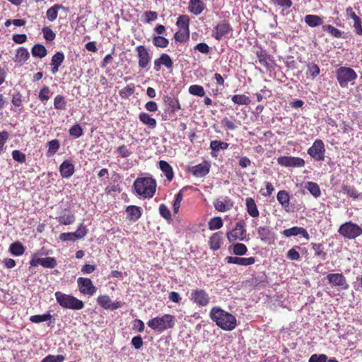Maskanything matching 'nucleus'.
<instances>
[{
	"mask_svg": "<svg viewBox=\"0 0 362 362\" xmlns=\"http://www.w3.org/2000/svg\"><path fill=\"white\" fill-rule=\"evenodd\" d=\"M52 315L50 313H45L42 315H32L30 317V322L33 323H40L42 322L49 321L48 326L52 325L54 324V321H52Z\"/></svg>",
	"mask_w": 362,
	"mask_h": 362,
	"instance_id": "c85d7f7f",
	"label": "nucleus"
},
{
	"mask_svg": "<svg viewBox=\"0 0 362 362\" xmlns=\"http://www.w3.org/2000/svg\"><path fill=\"white\" fill-rule=\"evenodd\" d=\"M56 219L60 224L67 226L73 224L76 221V217L69 209H64L56 217Z\"/></svg>",
	"mask_w": 362,
	"mask_h": 362,
	"instance_id": "dca6fc26",
	"label": "nucleus"
},
{
	"mask_svg": "<svg viewBox=\"0 0 362 362\" xmlns=\"http://www.w3.org/2000/svg\"><path fill=\"white\" fill-rule=\"evenodd\" d=\"M210 165L207 162L192 166L189 168V171L194 176L202 177L207 175L209 172Z\"/></svg>",
	"mask_w": 362,
	"mask_h": 362,
	"instance_id": "6ab92c4d",
	"label": "nucleus"
},
{
	"mask_svg": "<svg viewBox=\"0 0 362 362\" xmlns=\"http://www.w3.org/2000/svg\"><path fill=\"white\" fill-rule=\"evenodd\" d=\"M158 59H159L161 65H164L168 69H170L173 67V62L168 54H162L160 57Z\"/></svg>",
	"mask_w": 362,
	"mask_h": 362,
	"instance_id": "5fc2aeb1",
	"label": "nucleus"
},
{
	"mask_svg": "<svg viewBox=\"0 0 362 362\" xmlns=\"http://www.w3.org/2000/svg\"><path fill=\"white\" fill-rule=\"evenodd\" d=\"M245 223L244 221H240L236 223L235 228L227 233V238L229 242L245 240L247 232L245 229Z\"/></svg>",
	"mask_w": 362,
	"mask_h": 362,
	"instance_id": "1a4fd4ad",
	"label": "nucleus"
},
{
	"mask_svg": "<svg viewBox=\"0 0 362 362\" xmlns=\"http://www.w3.org/2000/svg\"><path fill=\"white\" fill-rule=\"evenodd\" d=\"M64 54L62 52H57L52 57L50 65L52 66L51 71L55 74L59 71V67L62 65L64 60Z\"/></svg>",
	"mask_w": 362,
	"mask_h": 362,
	"instance_id": "412c9836",
	"label": "nucleus"
},
{
	"mask_svg": "<svg viewBox=\"0 0 362 362\" xmlns=\"http://www.w3.org/2000/svg\"><path fill=\"white\" fill-rule=\"evenodd\" d=\"M140 121L151 129L156 127V120L146 112H141L139 115Z\"/></svg>",
	"mask_w": 362,
	"mask_h": 362,
	"instance_id": "7c9ffc66",
	"label": "nucleus"
},
{
	"mask_svg": "<svg viewBox=\"0 0 362 362\" xmlns=\"http://www.w3.org/2000/svg\"><path fill=\"white\" fill-rule=\"evenodd\" d=\"M136 192L144 198L153 197L156 189V182L152 177H138L134 182Z\"/></svg>",
	"mask_w": 362,
	"mask_h": 362,
	"instance_id": "f03ea898",
	"label": "nucleus"
},
{
	"mask_svg": "<svg viewBox=\"0 0 362 362\" xmlns=\"http://www.w3.org/2000/svg\"><path fill=\"white\" fill-rule=\"evenodd\" d=\"M69 132V134L75 138H79L83 134V129L78 124H76L74 126H72Z\"/></svg>",
	"mask_w": 362,
	"mask_h": 362,
	"instance_id": "6e6d98bb",
	"label": "nucleus"
},
{
	"mask_svg": "<svg viewBox=\"0 0 362 362\" xmlns=\"http://www.w3.org/2000/svg\"><path fill=\"white\" fill-rule=\"evenodd\" d=\"M205 6L202 0H189V11L196 16L199 15L204 9Z\"/></svg>",
	"mask_w": 362,
	"mask_h": 362,
	"instance_id": "b1692460",
	"label": "nucleus"
},
{
	"mask_svg": "<svg viewBox=\"0 0 362 362\" xmlns=\"http://www.w3.org/2000/svg\"><path fill=\"white\" fill-rule=\"evenodd\" d=\"M247 247L243 243H235L233 247V252L235 255L242 256L247 253Z\"/></svg>",
	"mask_w": 362,
	"mask_h": 362,
	"instance_id": "de8ad7c7",
	"label": "nucleus"
},
{
	"mask_svg": "<svg viewBox=\"0 0 362 362\" xmlns=\"http://www.w3.org/2000/svg\"><path fill=\"white\" fill-rule=\"evenodd\" d=\"M339 233L344 238L354 239L362 234V228L351 221L343 223L338 230Z\"/></svg>",
	"mask_w": 362,
	"mask_h": 362,
	"instance_id": "423d86ee",
	"label": "nucleus"
},
{
	"mask_svg": "<svg viewBox=\"0 0 362 362\" xmlns=\"http://www.w3.org/2000/svg\"><path fill=\"white\" fill-rule=\"evenodd\" d=\"M223 221L221 217H214L211 218L208 223L209 229L210 230H218L223 227Z\"/></svg>",
	"mask_w": 362,
	"mask_h": 362,
	"instance_id": "a19ab883",
	"label": "nucleus"
},
{
	"mask_svg": "<svg viewBox=\"0 0 362 362\" xmlns=\"http://www.w3.org/2000/svg\"><path fill=\"white\" fill-rule=\"evenodd\" d=\"M9 251L13 255L21 256L24 253L25 247L22 243L16 242L10 245Z\"/></svg>",
	"mask_w": 362,
	"mask_h": 362,
	"instance_id": "ea45409f",
	"label": "nucleus"
},
{
	"mask_svg": "<svg viewBox=\"0 0 362 362\" xmlns=\"http://www.w3.org/2000/svg\"><path fill=\"white\" fill-rule=\"evenodd\" d=\"M43 36L47 41L52 42L54 40L56 35L49 27H44L42 30Z\"/></svg>",
	"mask_w": 362,
	"mask_h": 362,
	"instance_id": "4d7b16f0",
	"label": "nucleus"
},
{
	"mask_svg": "<svg viewBox=\"0 0 362 362\" xmlns=\"http://www.w3.org/2000/svg\"><path fill=\"white\" fill-rule=\"evenodd\" d=\"M210 248L212 250H217L221 245V238L218 233H215L209 239Z\"/></svg>",
	"mask_w": 362,
	"mask_h": 362,
	"instance_id": "58836bf2",
	"label": "nucleus"
},
{
	"mask_svg": "<svg viewBox=\"0 0 362 362\" xmlns=\"http://www.w3.org/2000/svg\"><path fill=\"white\" fill-rule=\"evenodd\" d=\"M320 74V68L315 63H310L308 65L307 75H309L312 79H314Z\"/></svg>",
	"mask_w": 362,
	"mask_h": 362,
	"instance_id": "603ef678",
	"label": "nucleus"
},
{
	"mask_svg": "<svg viewBox=\"0 0 362 362\" xmlns=\"http://www.w3.org/2000/svg\"><path fill=\"white\" fill-rule=\"evenodd\" d=\"M246 209L249 215L253 218L258 217L259 210L255 200L251 197H247L245 200Z\"/></svg>",
	"mask_w": 362,
	"mask_h": 362,
	"instance_id": "a878e982",
	"label": "nucleus"
},
{
	"mask_svg": "<svg viewBox=\"0 0 362 362\" xmlns=\"http://www.w3.org/2000/svg\"><path fill=\"white\" fill-rule=\"evenodd\" d=\"M336 76L340 86L345 88L357 78V74L353 69L341 66L337 70Z\"/></svg>",
	"mask_w": 362,
	"mask_h": 362,
	"instance_id": "39448f33",
	"label": "nucleus"
},
{
	"mask_svg": "<svg viewBox=\"0 0 362 362\" xmlns=\"http://www.w3.org/2000/svg\"><path fill=\"white\" fill-rule=\"evenodd\" d=\"M191 300L199 306L204 307L209 303L210 298L203 289H194L191 292Z\"/></svg>",
	"mask_w": 362,
	"mask_h": 362,
	"instance_id": "f8f14e48",
	"label": "nucleus"
},
{
	"mask_svg": "<svg viewBox=\"0 0 362 362\" xmlns=\"http://www.w3.org/2000/svg\"><path fill=\"white\" fill-rule=\"evenodd\" d=\"M159 212L162 217H163L165 219H170L171 218V213L168 208L164 205L160 204L159 206Z\"/></svg>",
	"mask_w": 362,
	"mask_h": 362,
	"instance_id": "774afa93",
	"label": "nucleus"
},
{
	"mask_svg": "<svg viewBox=\"0 0 362 362\" xmlns=\"http://www.w3.org/2000/svg\"><path fill=\"white\" fill-rule=\"evenodd\" d=\"M328 283L338 291L348 290L349 285L342 273H330L327 275Z\"/></svg>",
	"mask_w": 362,
	"mask_h": 362,
	"instance_id": "0eeeda50",
	"label": "nucleus"
},
{
	"mask_svg": "<svg viewBox=\"0 0 362 362\" xmlns=\"http://www.w3.org/2000/svg\"><path fill=\"white\" fill-rule=\"evenodd\" d=\"M13 159L20 163H24L26 161V156L18 150H14L11 153Z\"/></svg>",
	"mask_w": 362,
	"mask_h": 362,
	"instance_id": "864d4df0",
	"label": "nucleus"
},
{
	"mask_svg": "<svg viewBox=\"0 0 362 362\" xmlns=\"http://www.w3.org/2000/svg\"><path fill=\"white\" fill-rule=\"evenodd\" d=\"M325 31L329 32L332 36L335 37H340L341 36V31L331 25H326L323 26Z\"/></svg>",
	"mask_w": 362,
	"mask_h": 362,
	"instance_id": "bf43d9fd",
	"label": "nucleus"
},
{
	"mask_svg": "<svg viewBox=\"0 0 362 362\" xmlns=\"http://www.w3.org/2000/svg\"><path fill=\"white\" fill-rule=\"evenodd\" d=\"M209 317L218 327L226 331H232L237 326L236 317L219 307H213Z\"/></svg>",
	"mask_w": 362,
	"mask_h": 362,
	"instance_id": "f257e3e1",
	"label": "nucleus"
},
{
	"mask_svg": "<svg viewBox=\"0 0 362 362\" xmlns=\"http://www.w3.org/2000/svg\"><path fill=\"white\" fill-rule=\"evenodd\" d=\"M230 30V25L228 23L223 21L214 28V33L213 34V36L216 40H220L224 35L228 34Z\"/></svg>",
	"mask_w": 362,
	"mask_h": 362,
	"instance_id": "aec40b11",
	"label": "nucleus"
},
{
	"mask_svg": "<svg viewBox=\"0 0 362 362\" xmlns=\"http://www.w3.org/2000/svg\"><path fill=\"white\" fill-rule=\"evenodd\" d=\"M341 192L349 197L353 198L354 199H357L360 197H362L361 193H359L355 188L349 185H344L341 187Z\"/></svg>",
	"mask_w": 362,
	"mask_h": 362,
	"instance_id": "f704fd0d",
	"label": "nucleus"
},
{
	"mask_svg": "<svg viewBox=\"0 0 362 362\" xmlns=\"http://www.w3.org/2000/svg\"><path fill=\"white\" fill-rule=\"evenodd\" d=\"M276 199L282 206L288 211L286 208L288 206L290 200L288 193L285 190H281L278 192Z\"/></svg>",
	"mask_w": 362,
	"mask_h": 362,
	"instance_id": "4c0bfd02",
	"label": "nucleus"
},
{
	"mask_svg": "<svg viewBox=\"0 0 362 362\" xmlns=\"http://www.w3.org/2000/svg\"><path fill=\"white\" fill-rule=\"evenodd\" d=\"M57 266V260L54 257L43 258L42 267L45 268L53 269Z\"/></svg>",
	"mask_w": 362,
	"mask_h": 362,
	"instance_id": "680f3d73",
	"label": "nucleus"
},
{
	"mask_svg": "<svg viewBox=\"0 0 362 362\" xmlns=\"http://www.w3.org/2000/svg\"><path fill=\"white\" fill-rule=\"evenodd\" d=\"M127 218L132 221H136L141 216V209L136 206H129L126 209Z\"/></svg>",
	"mask_w": 362,
	"mask_h": 362,
	"instance_id": "393cba45",
	"label": "nucleus"
},
{
	"mask_svg": "<svg viewBox=\"0 0 362 362\" xmlns=\"http://www.w3.org/2000/svg\"><path fill=\"white\" fill-rule=\"evenodd\" d=\"M277 163L284 167L301 168L305 165V160L299 157L281 156L277 158Z\"/></svg>",
	"mask_w": 362,
	"mask_h": 362,
	"instance_id": "9b49d317",
	"label": "nucleus"
},
{
	"mask_svg": "<svg viewBox=\"0 0 362 362\" xmlns=\"http://www.w3.org/2000/svg\"><path fill=\"white\" fill-rule=\"evenodd\" d=\"M282 234L286 238L300 235L307 240L310 239V235L307 230L304 228L298 226H294L291 228L285 229L282 231Z\"/></svg>",
	"mask_w": 362,
	"mask_h": 362,
	"instance_id": "f3484780",
	"label": "nucleus"
},
{
	"mask_svg": "<svg viewBox=\"0 0 362 362\" xmlns=\"http://www.w3.org/2000/svg\"><path fill=\"white\" fill-rule=\"evenodd\" d=\"M189 93L191 95L203 97L205 95L204 88L199 85H192L189 87Z\"/></svg>",
	"mask_w": 362,
	"mask_h": 362,
	"instance_id": "49530a36",
	"label": "nucleus"
},
{
	"mask_svg": "<svg viewBox=\"0 0 362 362\" xmlns=\"http://www.w3.org/2000/svg\"><path fill=\"white\" fill-rule=\"evenodd\" d=\"M98 304L105 310H117L121 308L123 303L121 301L112 302L107 295L99 296L97 298Z\"/></svg>",
	"mask_w": 362,
	"mask_h": 362,
	"instance_id": "ddd939ff",
	"label": "nucleus"
},
{
	"mask_svg": "<svg viewBox=\"0 0 362 362\" xmlns=\"http://www.w3.org/2000/svg\"><path fill=\"white\" fill-rule=\"evenodd\" d=\"M214 206L216 211L219 212H225L232 208L233 204L228 198H225L223 199H216L214 202Z\"/></svg>",
	"mask_w": 362,
	"mask_h": 362,
	"instance_id": "4be33fe9",
	"label": "nucleus"
},
{
	"mask_svg": "<svg viewBox=\"0 0 362 362\" xmlns=\"http://www.w3.org/2000/svg\"><path fill=\"white\" fill-rule=\"evenodd\" d=\"M226 262L229 264H234L241 266H249L255 264V258L253 257H239L228 256L226 257Z\"/></svg>",
	"mask_w": 362,
	"mask_h": 362,
	"instance_id": "a211bd4d",
	"label": "nucleus"
},
{
	"mask_svg": "<svg viewBox=\"0 0 362 362\" xmlns=\"http://www.w3.org/2000/svg\"><path fill=\"white\" fill-rule=\"evenodd\" d=\"M31 54L34 57L42 59L47 55V51L44 45L41 44H37L32 47Z\"/></svg>",
	"mask_w": 362,
	"mask_h": 362,
	"instance_id": "2f4dec72",
	"label": "nucleus"
},
{
	"mask_svg": "<svg viewBox=\"0 0 362 362\" xmlns=\"http://www.w3.org/2000/svg\"><path fill=\"white\" fill-rule=\"evenodd\" d=\"M325 151L324 142L321 139H316L308 149V154L315 161H323Z\"/></svg>",
	"mask_w": 362,
	"mask_h": 362,
	"instance_id": "6e6552de",
	"label": "nucleus"
},
{
	"mask_svg": "<svg viewBox=\"0 0 362 362\" xmlns=\"http://www.w3.org/2000/svg\"><path fill=\"white\" fill-rule=\"evenodd\" d=\"M59 171L62 177L69 178L74 173V165L66 160L60 165Z\"/></svg>",
	"mask_w": 362,
	"mask_h": 362,
	"instance_id": "5701e85b",
	"label": "nucleus"
},
{
	"mask_svg": "<svg viewBox=\"0 0 362 362\" xmlns=\"http://www.w3.org/2000/svg\"><path fill=\"white\" fill-rule=\"evenodd\" d=\"M305 22L310 27H316L322 24V18L317 15H306L305 16Z\"/></svg>",
	"mask_w": 362,
	"mask_h": 362,
	"instance_id": "473e14b6",
	"label": "nucleus"
},
{
	"mask_svg": "<svg viewBox=\"0 0 362 362\" xmlns=\"http://www.w3.org/2000/svg\"><path fill=\"white\" fill-rule=\"evenodd\" d=\"M168 40L162 36H157L153 38V45L158 47H166L168 45Z\"/></svg>",
	"mask_w": 362,
	"mask_h": 362,
	"instance_id": "13d9d810",
	"label": "nucleus"
},
{
	"mask_svg": "<svg viewBox=\"0 0 362 362\" xmlns=\"http://www.w3.org/2000/svg\"><path fill=\"white\" fill-rule=\"evenodd\" d=\"M43 258H40L38 254L33 253L30 261V265L32 267H37L38 265H42Z\"/></svg>",
	"mask_w": 362,
	"mask_h": 362,
	"instance_id": "0e129e2a",
	"label": "nucleus"
},
{
	"mask_svg": "<svg viewBox=\"0 0 362 362\" xmlns=\"http://www.w3.org/2000/svg\"><path fill=\"white\" fill-rule=\"evenodd\" d=\"M258 238L266 243L271 244L275 240V235L272 229L267 226H260L257 229Z\"/></svg>",
	"mask_w": 362,
	"mask_h": 362,
	"instance_id": "2eb2a0df",
	"label": "nucleus"
},
{
	"mask_svg": "<svg viewBox=\"0 0 362 362\" xmlns=\"http://www.w3.org/2000/svg\"><path fill=\"white\" fill-rule=\"evenodd\" d=\"M116 153L122 158H127L132 154V151H129L125 145L119 146L116 150Z\"/></svg>",
	"mask_w": 362,
	"mask_h": 362,
	"instance_id": "69168bd1",
	"label": "nucleus"
},
{
	"mask_svg": "<svg viewBox=\"0 0 362 362\" xmlns=\"http://www.w3.org/2000/svg\"><path fill=\"white\" fill-rule=\"evenodd\" d=\"M232 101L238 105H248L250 103V99L245 95H235L232 97Z\"/></svg>",
	"mask_w": 362,
	"mask_h": 362,
	"instance_id": "09e8293b",
	"label": "nucleus"
},
{
	"mask_svg": "<svg viewBox=\"0 0 362 362\" xmlns=\"http://www.w3.org/2000/svg\"><path fill=\"white\" fill-rule=\"evenodd\" d=\"M137 55L139 58V66L144 69L150 63L151 60V55L149 54L148 49L143 45H139L136 47Z\"/></svg>",
	"mask_w": 362,
	"mask_h": 362,
	"instance_id": "4468645a",
	"label": "nucleus"
},
{
	"mask_svg": "<svg viewBox=\"0 0 362 362\" xmlns=\"http://www.w3.org/2000/svg\"><path fill=\"white\" fill-rule=\"evenodd\" d=\"M189 18L187 15L180 16L176 23V25L187 34H189Z\"/></svg>",
	"mask_w": 362,
	"mask_h": 362,
	"instance_id": "e433bc0d",
	"label": "nucleus"
},
{
	"mask_svg": "<svg viewBox=\"0 0 362 362\" xmlns=\"http://www.w3.org/2000/svg\"><path fill=\"white\" fill-rule=\"evenodd\" d=\"M256 55L258 59V62L264 66L268 67L269 64V56L267 53L262 50H257L256 52Z\"/></svg>",
	"mask_w": 362,
	"mask_h": 362,
	"instance_id": "79ce46f5",
	"label": "nucleus"
},
{
	"mask_svg": "<svg viewBox=\"0 0 362 362\" xmlns=\"http://www.w3.org/2000/svg\"><path fill=\"white\" fill-rule=\"evenodd\" d=\"M66 103L64 97L61 95H57L54 99V106L57 110H65Z\"/></svg>",
	"mask_w": 362,
	"mask_h": 362,
	"instance_id": "a18cd8bd",
	"label": "nucleus"
},
{
	"mask_svg": "<svg viewBox=\"0 0 362 362\" xmlns=\"http://www.w3.org/2000/svg\"><path fill=\"white\" fill-rule=\"evenodd\" d=\"M175 316L165 314L161 317H156L148 320L147 325L152 329L162 333L166 329H172L175 325Z\"/></svg>",
	"mask_w": 362,
	"mask_h": 362,
	"instance_id": "7ed1b4c3",
	"label": "nucleus"
},
{
	"mask_svg": "<svg viewBox=\"0 0 362 362\" xmlns=\"http://www.w3.org/2000/svg\"><path fill=\"white\" fill-rule=\"evenodd\" d=\"M62 9L66 11V8L61 4H55L53 6L48 8L46 12L47 18L49 21H54L57 19L58 16V11Z\"/></svg>",
	"mask_w": 362,
	"mask_h": 362,
	"instance_id": "c756f323",
	"label": "nucleus"
},
{
	"mask_svg": "<svg viewBox=\"0 0 362 362\" xmlns=\"http://www.w3.org/2000/svg\"><path fill=\"white\" fill-rule=\"evenodd\" d=\"M77 285L80 293L83 295L92 296L96 293V287L93 285L92 281L88 278H78Z\"/></svg>",
	"mask_w": 362,
	"mask_h": 362,
	"instance_id": "9d476101",
	"label": "nucleus"
},
{
	"mask_svg": "<svg viewBox=\"0 0 362 362\" xmlns=\"http://www.w3.org/2000/svg\"><path fill=\"white\" fill-rule=\"evenodd\" d=\"M60 147L59 141L57 139H54L48 142V151L47 153V156L50 157L54 156Z\"/></svg>",
	"mask_w": 362,
	"mask_h": 362,
	"instance_id": "37998d69",
	"label": "nucleus"
},
{
	"mask_svg": "<svg viewBox=\"0 0 362 362\" xmlns=\"http://www.w3.org/2000/svg\"><path fill=\"white\" fill-rule=\"evenodd\" d=\"M327 356L325 354H313L310 358L308 362H327Z\"/></svg>",
	"mask_w": 362,
	"mask_h": 362,
	"instance_id": "338daca9",
	"label": "nucleus"
},
{
	"mask_svg": "<svg viewBox=\"0 0 362 362\" xmlns=\"http://www.w3.org/2000/svg\"><path fill=\"white\" fill-rule=\"evenodd\" d=\"M65 358L62 355H48L41 362H63Z\"/></svg>",
	"mask_w": 362,
	"mask_h": 362,
	"instance_id": "e2e57ef3",
	"label": "nucleus"
},
{
	"mask_svg": "<svg viewBox=\"0 0 362 362\" xmlns=\"http://www.w3.org/2000/svg\"><path fill=\"white\" fill-rule=\"evenodd\" d=\"M312 248L315 251V255L320 257L322 259H325L327 257L326 252L323 250V247L320 243H312Z\"/></svg>",
	"mask_w": 362,
	"mask_h": 362,
	"instance_id": "8fccbe9b",
	"label": "nucleus"
},
{
	"mask_svg": "<svg viewBox=\"0 0 362 362\" xmlns=\"http://www.w3.org/2000/svg\"><path fill=\"white\" fill-rule=\"evenodd\" d=\"M54 296L57 303L63 308L79 310L84 308L83 302L71 295L57 291Z\"/></svg>",
	"mask_w": 362,
	"mask_h": 362,
	"instance_id": "20e7f679",
	"label": "nucleus"
},
{
	"mask_svg": "<svg viewBox=\"0 0 362 362\" xmlns=\"http://www.w3.org/2000/svg\"><path fill=\"white\" fill-rule=\"evenodd\" d=\"M30 57L28 50L25 47H19L16 50L14 62L21 64L25 63Z\"/></svg>",
	"mask_w": 362,
	"mask_h": 362,
	"instance_id": "bb28decb",
	"label": "nucleus"
},
{
	"mask_svg": "<svg viewBox=\"0 0 362 362\" xmlns=\"http://www.w3.org/2000/svg\"><path fill=\"white\" fill-rule=\"evenodd\" d=\"M270 1L274 4V6L281 8L283 10L288 9L293 5V2L291 0H270Z\"/></svg>",
	"mask_w": 362,
	"mask_h": 362,
	"instance_id": "c03bdc74",
	"label": "nucleus"
},
{
	"mask_svg": "<svg viewBox=\"0 0 362 362\" xmlns=\"http://www.w3.org/2000/svg\"><path fill=\"white\" fill-rule=\"evenodd\" d=\"M50 93H51V90H50L49 88L47 86H45L40 90L39 95H38V98L41 102L45 103L49 100Z\"/></svg>",
	"mask_w": 362,
	"mask_h": 362,
	"instance_id": "3c124183",
	"label": "nucleus"
},
{
	"mask_svg": "<svg viewBox=\"0 0 362 362\" xmlns=\"http://www.w3.org/2000/svg\"><path fill=\"white\" fill-rule=\"evenodd\" d=\"M228 147V144L218 140L211 141L210 143V148L212 149V156H216L215 152L219 151L220 150H225Z\"/></svg>",
	"mask_w": 362,
	"mask_h": 362,
	"instance_id": "c9c22d12",
	"label": "nucleus"
},
{
	"mask_svg": "<svg viewBox=\"0 0 362 362\" xmlns=\"http://www.w3.org/2000/svg\"><path fill=\"white\" fill-rule=\"evenodd\" d=\"M305 188L315 197L318 198L321 195V190L319 185L313 182H307L305 184Z\"/></svg>",
	"mask_w": 362,
	"mask_h": 362,
	"instance_id": "72a5a7b5",
	"label": "nucleus"
},
{
	"mask_svg": "<svg viewBox=\"0 0 362 362\" xmlns=\"http://www.w3.org/2000/svg\"><path fill=\"white\" fill-rule=\"evenodd\" d=\"M88 233V229L86 228V226L81 223L78 227L77 230L74 232V234L76 235V238L77 240L83 238Z\"/></svg>",
	"mask_w": 362,
	"mask_h": 362,
	"instance_id": "052dcab7",
	"label": "nucleus"
},
{
	"mask_svg": "<svg viewBox=\"0 0 362 362\" xmlns=\"http://www.w3.org/2000/svg\"><path fill=\"white\" fill-rule=\"evenodd\" d=\"M159 168L160 170L163 172V173L166 177V179L168 181H171L174 177V173L173 168L170 166V165L165 161V160H160L159 161Z\"/></svg>",
	"mask_w": 362,
	"mask_h": 362,
	"instance_id": "cd10ccee",
	"label": "nucleus"
}]
</instances>
